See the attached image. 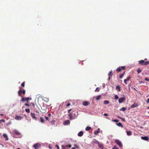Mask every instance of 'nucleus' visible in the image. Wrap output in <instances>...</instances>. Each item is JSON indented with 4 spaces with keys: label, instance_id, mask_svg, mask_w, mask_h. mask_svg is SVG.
<instances>
[{
    "label": "nucleus",
    "instance_id": "1",
    "mask_svg": "<svg viewBox=\"0 0 149 149\" xmlns=\"http://www.w3.org/2000/svg\"><path fill=\"white\" fill-rule=\"evenodd\" d=\"M78 115V114L77 111H73L71 113L68 114L69 119L71 120L76 118L77 117Z\"/></svg>",
    "mask_w": 149,
    "mask_h": 149
},
{
    "label": "nucleus",
    "instance_id": "2",
    "mask_svg": "<svg viewBox=\"0 0 149 149\" xmlns=\"http://www.w3.org/2000/svg\"><path fill=\"white\" fill-rule=\"evenodd\" d=\"M139 63L141 65H147L149 64V61H145L143 60H141L139 61Z\"/></svg>",
    "mask_w": 149,
    "mask_h": 149
},
{
    "label": "nucleus",
    "instance_id": "3",
    "mask_svg": "<svg viewBox=\"0 0 149 149\" xmlns=\"http://www.w3.org/2000/svg\"><path fill=\"white\" fill-rule=\"evenodd\" d=\"M115 142L119 146L120 148L122 147L123 146L120 140L118 139H116Z\"/></svg>",
    "mask_w": 149,
    "mask_h": 149
},
{
    "label": "nucleus",
    "instance_id": "4",
    "mask_svg": "<svg viewBox=\"0 0 149 149\" xmlns=\"http://www.w3.org/2000/svg\"><path fill=\"white\" fill-rule=\"evenodd\" d=\"M31 100V97H22V99L21 100V101H22V102H24L25 101H27V102H28V101L29 100Z\"/></svg>",
    "mask_w": 149,
    "mask_h": 149
},
{
    "label": "nucleus",
    "instance_id": "5",
    "mask_svg": "<svg viewBox=\"0 0 149 149\" xmlns=\"http://www.w3.org/2000/svg\"><path fill=\"white\" fill-rule=\"evenodd\" d=\"M33 147L35 149H38L40 147V144L39 143H36L33 145Z\"/></svg>",
    "mask_w": 149,
    "mask_h": 149
},
{
    "label": "nucleus",
    "instance_id": "6",
    "mask_svg": "<svg viewBox=\"0 0 149 149\" xmlns=\"http://www.w3.org/2000/svg\"><path fill=\"white\" fill-rule=\"evenodd\" d=\"M31 115L32 118L33 119L35 120H37V118L35 116V113H32L31 112Z\"/></svg>",
    "mask_w": 149,
    "mask_h": 149
},
{
    "label": "nucleus",
    "instance_id": "7",
    "mask_svg": "<svg viewBox=\"0 0 149 149\" xmlns=\"http://www.w3.org/2000/svg\"><path fill=\"white\" fill-rule=\"evenodd\" d=\"M125 100V98L122 97L119 99L118 102L119 103H121Z\"/></svg>",
    "mask_w": 149,
    "mask_h": 149
},
{
    "label": "nucleus",
    "instance_id": "8",
    "mask_svg": "<svg viewBox=\"0 0 149 149\" xmlns=\"http://www.w3.org/2000/svg\"><path fill=\"white\" fill-rule=\"evenodd\" d=\"M82 104L84 106H86L89 105L90 103L87 101H85L83 102Z\"/></svg>",
    "mask_w": 149,
    "mask_h": 149
},
{
    "label": "nucleus",
    "instance_id": "9",
    "mask_svg": "<svg viewBox=\"0 0 149 149\" xmlns=\"http://www.w3.org/2000/svg\"><path fill=\"white\" fill-rule=\"evenodd\" d=\"M141 139L142 140L145 141H148L149 139V138L147 136H142L141 137Z\"/></svg>",
    "mask_w": 149,
    "mask_h": 149
},
{
    "label": "nucleus",
    "instance_id": "10",
    "mask_svg": "<svg viewBox=\"0 0 149 149\" xmlns=\"http://www.w3.org/2000/svg\"><path fill=\"white\" fill-rule=\"evenodd\" d=\"M3 136L5 139L7 141L8 140V136L6 134H3Z\"/></svg>",
    "mask_w": 149,
    "mask_h": 149
},
{
    "label": "nucleus",
    "instance_id": "11",
    "mask_svg": "<svg viewBox=\"0 0 149 149\" xmlns=\"http://www.w3.org/2000/svg\"><path fill=\"white\" fill-rule=\"evenodd\" d=\"M14 133L17 135H20L21 134L20 132L17 130H14Z\"/></svg>",
    "mask_w": 149,
    "mask_h": 149
},
{
    "label": "nucleus",
    "instance_id": "12",
    "mask_svg": "<svg viewBox=\"0 0 149 149\" xmlns=\"http://www.w3.org/2000/svg\"><path fill=\"white\" fill-rule=\"evenodd\" d=\"M15 119L17 120H21L22 118L19 116H17L15 117Z\"/></svg>",
    "mask_w": 149,
    "mask_h": 149
},
{
    "label": "nucleus",
    "instance_id": "13",
    "mask_svg": "<svg viewBox=\"0 0 149 149\" xmlns=\"http://www.w3.org/2000/svg\"><path fill=\"white\" fill-rule=\"evenodd\" d=\"M116 89L118 91H121L119 85L117 86L116 87Z\"/></svg>",
    "mask_w": 149,
    "mask_h": 149
},
{
    "label": "nucleus",
    "instance_id": "14",
    "mask_svg": "<svg viewBox=\"0 0 149 149\" xmlns=\"http://www.w3.org/2000/svg\"><path fill=\"white\" fill-rule=\"evenodd\" d=\"M102 97V95H99L96 97V100L97 101H98L100 100V99H101Z\"/></svg>",
    "mask_w": 149,
    "mask_h": 149
},
{
    "label": "nucleus",
    "instance_id": "15",
    "mask_svg": "<svg viewBox=\"0 0 149 149\" xmlns=\"http://www.w3.org/2000/svg\"><path fill=\"white\" fill-rule=\"evenodd\" d=\"M83 132L81 131L79 132V133H78V135L79 136H83Z\"/></svg>",
    "mask_w": 149,
    "mask_h": 149
},
{
    "label": "nucleus",
    "instance_id": "16",
    "mask_svg": "<svg viewBox=\"0 0 149 149\" xmlns=\"http://www.w3.org/2000/svg\"><path fill=\"white\" fill-rule=\"evenodd\" d=\"M70 121L68 120H65L64 123V125H67L68 124H70Z\"/></svg>",
    "mask_w": 149,
    "mask_h": 149
},
{
    "label": "nucleus",
    "instance_id": "17",
    "mask_svg": "<svg viewBox=\"0 0 149 149\" xmlns=\"http://www.w3.org/2000/svg\"><path fill=\"white\" fill-rule=\"evenodd\" d=\"M93 143H95L96 144H99V142L95 139H94L93 140Z\"/></svg>",
    "mask_w": 149,
    "mask_h": 149
},
{
    "label": "nucleus",
    "instance_id": "18",
    "mask_svg": "<svg viewBox=\"0 0 149 149\" xmlns=\"http://www.w3.org/2000/svg\"><path fill=\"white\" fill-rule=\"evenodd\" d=\"M100 129L99 128L98 129V130L97 131H95L94 132V134L95 135H97L98 133L100 132Z\"/></svg>",
    "mask_w": 149,
    "mask_h": 149
},
{
    "label": "nucleus",
    "instance_id": "19",
    "mask_svg": "<svg viewBox=\"0 0 149 149\" xmlns=\"http://www.w3.org/2000/svg\"><path fill=\"white\" fill-rule=\"evenodd\" d=\"M138 106L136 104L134 103L131 106V108H134Z\"/></svg>",
    "mask_w": 149,
    "mask_h": 149
},
{
    "label": "nucleus",
    "instance_id": "20",
    "mask_svg": "<svg viewBox=\"0 0 149 149\" xmlns=\"http://www.w3.org/2000/svg\"><path fill=\"white\" fill-rule=\"evenodd\" d=\"M91 127L87 126L86 128V130L87 131H89L91 130Z\"/></svg>",
    "mask_w": 149,
    "mask_h": 149
},
{
    "label": "nucleus",
    "instance_id": "21",
    "mask_svg": "<svg viewBox=\"0 0 149 149\" xmlns=\"http://www.w3.org/2000/svg\"><path fill=\"white\" fill-rule=\"evenodd\" d=\"M22 90H19L18 92V93L19 94V96H21V94L22 93Z\"/></svg>",
    "mask_w": 149,
    "mask_h": 149
},
{
    "label": "nucleus",
    "instance_id": "22",
    "mask_svg": "<svg viewBox=\"0 0 149 149\" xmlns=\"http://www.w3.org/2000/svg\"><path fill=\"white\" fill-rule=\"evenodd\" d=\"M116 124L118 126L121 127H123V125H122V123H117Z\"/></svg>",
    "mask_w": 149,
    "mask_h": 149
},
{
    "label": "nucleus",
    "instance_id": "23",
    "mask_svg": "<svg viewBox=\"0 0 149 149\" xmlns=\"http://www.w3.org/2000/svg\"><path fill=\"white\" fill-rule=\"evenodd\" d=\"M109 103V102L108 100H105L104 101V104H107Z\"/></svg>",
    "mask_w": 149,
    "mask_h": 149
},
{
    "label": "nucleus",
    "instance_id": "24",
    "mask_svg": "<svg viewBox=\"0 0 149 149\" xmlns=\"http://www.w3.org/2000/svg\"><path fill=\"white\" fill-rule=\"evenodd\" d=\"M97 145L98 146L101 148H103V145L102 144H100L99 143V144H98Z\"/></svg>",
    "mask_w": 149,
    "mask_h": 149
},
{
    "label": "nucleus",
    "instance_id": "25",
    "mask_svg": "<svg viewBox=\"0 0 149 149\" xmlns=\"http://www.w3.org/2000/svg\"><path fill=\"white\" fill-rule=\"evenodd\" d=\"M126 110V108L125 107H123L121 109H120V111H125Z\"/></svg>",
    "mask_w": 149,
    "mask_h": 149
},
{
    "label": "nucleus",
    "instance_id": "26",
    "mask_svg": "<svg viewBox=\"0 0 149 149\" xmlns=\"http://www.w3.org/2000/svg\"><path fill=\"white\" fill-rule=\"evenodd\" d=\"M125 73V72H124L123 73L120 74V75L119 77V78L120 79H121L123 77V76Z\"/></svg>",
    "mask_w": 149,
    "mask_h": 149
},
{
    "label": "nucleus",
    "instance_id": "27",
    "mask_svg": "<svg viewBox=\"0 0 149 149\" xmlns=\"http://www.w3.org/2000/svg\"><path fill=\"white\" fill-rule=\"evenodd\" d=\"M40 121L42 122V123H43L44 122V118L41 117H40Z\"/></svg>",
    "mask_w": 149,
    "mask_h": 149
},
{
    "label": "nucleus",
    "instance_id": "28",
    "mask_svg": "<svg viewBox=\"0 0 149 149\" xmlns=\"http://www.w3.org/2000/svg\"><path fill=\"white\" fill-rule=\"evenodd\" d=\"M25 110L26 112L28 113H29L30 112V109H25Z\"/></svg>",
    "mask_w": 149,
    "mask_h": 149
},
{
    "label": "nucleus",
    "instance_id": "29",
    "mask_svg": "<svg viewBox=\"0 0 149 149\" xmlns=\"http://www.w3.org/2000/svg\"><path fill=\"white\" fill-rule=\"evenodd\" d=\"M127 133L128 135L130 136L131 135V132L130 131L127 132Z\"/></svg>",
    "mask_w": 149,
    "mask_h": 149
},
{
    "label": "nucleus",
    "instance_id": "30",
    "mask_svg": "<svg viewBox=\"0 0 149 149\" xmlns=\"http://www.w3.org/2000/svg\"><path fill=\"white\" fill-rule=\"evenodd\" d=\"M121 69L120 67H118L116 70L118 72H120L121 71Z\"/></svg>",
    "mask_w": 149,
    "mask_h": 149
},
{
    "label": "nucleus",
    "instance_id": "31",
    "mask_svg": "<svg viewBox=\"0 0 149 149\" xmlns=\"http://www.w3.org/2000/svg\"><path fill=\"white\" fill-rule=\"evenodd\" d=\"M141 71V70L139 68H138L137 70V72L138 74H139Z\"/></svg>",
    "mask_w": 149,
    "mask_h": 149
},
{
    "label": "nucleus",
    "instance_id": "32",
    "mask_svg": "<svg viewBox=\"0 0 149 149\" xmlns=\"http://www.w3.org/2000/svg\"><path fill=\"white\" fill-rule=\"evenodd\" d=\"M100 89L99 87H97L96 88V89L95 90V91L99 92L100 91Z\"/></svg>",
    "mask_w": 149,
    "mask_h": 149
},
{
    "label": "nucleus",
    "instance_id": "33",
    "mask_svg": "<svg viewBox=\"0 0 149 149\" xmlns=\"http://www.w3.org/2000/svg\"><path fill=\"white\" fill-rule=\"evenodd\" d=\"M112 149H119V148L116 146H115L113 147Z\"/></svg>",
    "mask_w": 149,
    "mask_h": 149
},
{
    "label": "nucleus",
    "instance_id": "34",
    "mask_svg": "<svg viewBox=\"0 0 149 149\" xmlns=\"http://www.w3.org/2000/svg\"><path fill=\"white\" fill-rule=\"evenodd\" d=\"M130 78H131V77L130 76H129V77H127L126 79L127 81H129L130 80Z\"/></svg>",
    "mask_w": 149,
    "mask_h": 149
},
{
    "label": "nucleus",
    "instance_id": "35",
    "mask_svg": "<svg viewBox=\"0 0 149 149\" xmlns=\"http://www.w3.org/2000/svg\"><path fill=\"white\" fill-rule=\"evenodd\" d=\"M25 82L24 81L21 84V86H22L23 87H24V86H25Z\"/></svg>",
    "mask_w": 149,
    "mask_h": 149
},
{
    "label": "nucleus",
    "instance_id": "36",
    "mask_svg": "<svg viewBox=\"0 0 149 149\" xmlns=\"http://www.w3.org/2000/svg\"><path fill=\"white\" fill-rule=\"evenodd\" d=\"M71 147V146L70 145H68L65 146V147H68L69 148H70Z\"/></svg>",
    "mask_w": 149,
    "mask_h": 149
},
{
    "label": "nucleus",
    "instance_id": "37",
    "mask_svg": "<svg viewBox=\"0 0 149 149\" xmlns=\"http://www.w3.org/2000/svg\"><path fill=\"white\" fill-rule=\"evenodd\" d=\"M118 98V96L117 95H115V99L116 100H117Z\"/></svg>",
    "mask_w": 149,
    "mask_h": 149
},
{
    "label": "nucleus",
    "instance_id": "38",
    "mask_svg": "<svg viewBox=\"0 0 149 149\" xmlns=\"http://www.w3.org/2000/svg\"><path fill=\"white\" fill-rule=\"evenodd\" d=\"M112 71H110L109 72V74H108V76H111V75L112 73Z\"/></svg>",
    "mask_w": 149,
    "mask_h": 149
},
{
    "label": "nucleus",
    "instance_id": "39",
    "mask_svg": "<svg viewBox=\"0 0 149 149\" xmlns=\"http://www.w3.org/2000/svg\"><path fill=\"white\" fill-rule=\"evenodd\" d=\"M121 70H124L125 69V67L124 66H122L121 68Z\"/></svg>",
    "mask_w": 149,
    "mask_h": 149
},
{
    "label": "nucleus",
    "instance_id": "40",
    "mask_svg": "<svg viewBox=\"0 0 149 149\" xmlns=\"http://www.w3.org/2000/svg\"><path fill=\"white\" fill-rule=\"evenodd\" d=\"M22 93L23 94H25V91L24 90H22Z\"/></svg>",
    "mask_w": 149,
    "mask_h": 149
},
{
    "label": "nucleus",
    "instance_id": "41",
    "mask_svg": "<svg viewBox=\"0 0 149 149\" xmlns=\"http://www.w3.org/2000/svg\"><path fill=\"white\" fill-rule=\"evenodd\" d=\"M55 147L57 148V149H59V147L58 145H56Z\"/></svg>",
    "mask_w": 149,
    "mask_h": 149
},
{
    "label": "nucleus",
    "instance_id": "42",
    "mask_svg": "<svg viewBox=\"0 0 149 149\" xmlns=\"http://www.w3.org/2000/svg\"><path fill=\"white\" fill-rule=\"evenodd\" d=\"M0 122H3V123H4L5 122V120H3V119H1V120H0Z\"/></svg>",
    "mask_w": 149,
    "mask_h": 149
},
{
    "label": "nucleus",
    "instance_id": "43",
    "mask_svg": "<svg viewBox=\"0 0 149 149\" xmlns=\"http://www.w3.org/2000/svg\"><path fill=\"white\" fill-rule=\"evenodd\" d=\"M112 120L113 122H117L118 121V120Z\"/></svg>",
    "mask_w": 149,
    "mask_h": 149
},
{
    "label": "nucleus",
    "instance_id": "44",
    "mask_svg": "<svg viewBox=\"0 0 149 149\" xmlns=\"http://www.w3.org/2000/svg\"><path fill=\"white\" fill-rule=\"evenodd\" d=\"M127 80L126 79L124 80V83L125 84H127Z\"/></svg>",
    "mask_w": 149,
    "mask_h": 149
},
{
    "label": "nucleus",
    "instance_id": "45",
    "mask_svg": "<svg viewBox=\"0 0 149 149\" xmlns=\"http://www.w3.org/2000/svg\"><path fill=\"white\" fill-rule=\"evenodd\" d=\"M45 118L47 120H48L49 119L48 117L47 116H45Z\"/></svg>",
    "mask_w": 149,
    "mask_h": 149
},
{
    "label": "nucleus",
    "instance_id": "46",
    "mask_svg": "<svg viewBox=\"0 0 149 149\" xmlns=\"http://www.w3.org/2000/svg\"><path fill=\"white\" fill-rule=\"evenodd\" d=\"M31 104L33 106V107H35V104H34V103H33L31 102Z\"/></svg>",
    "mask_w": 149,
    "mask_h": 149
},
{
    "label": "nucleus",
    "instance_id": "47",
    "mask_svg": "<svg viewBox=\"0 0 149 149\" xmlns=\"http://www.w3.org/2000/svg\"><path fill=\"white\" fill-rule=\"evenodd\" d=\"M24 105L26 106H29L30 105L27 103H26L24 104Z\"/></svg>",
    "mask_w": 149,
    "mask_h": 149
},
{
    "label": "nucleus",
    "instance_id": "48",
    "mask_svg": "<svg viewBox=\"0 0 149 149\" xmlns=\"http://www.w3.org/2000/svg\"><path fill=\"white\" fill-rule=\"evenodd\" d=\"M71 110H72V109H70L68 110V113H70V111Z\"/></svg>",
    "mask_w": 149,
    "mask_h": 149
},
{
    "label": "nucleus",
    "instance_id": "49",
    "mask_svg": "<svg viewBox=\"0 0 149 149\" xmlns=\"http://www.w3.org/2000/svg\"><path fill=\"white\" fill-rule=\"evenodd\" d=\"M146 102L147 103H149V98L147 99Z\"/></svg>",
    "mask_w": 149,
    "mask_h": 149
},
{
    "label": "nucleus",
    "instance_id": "50",
    "mask_svg": "<svg viewBox=\"0 0 149 149\" xmlns=\"http://www.w3.org/2000/svg\"><path fill=\"white\" fill-rule=\"evenodd\" d=\"M70 103H68L66 105V106L68 107V106H70Z\"/></svg>",
    "mask_w": 149,
    "mask_h": 149
},
{
    "label": "nucleus",
    "instance_id": "51",
    "mask_svg": "<svg viewBox=\"0 0 149 149\" xmlns=\"http://www.w3.org/2000/svg\"><path fill=\"white\" fill-rule=\"evenodd\" d=\"M121 119L123 121H125V119L124 118H122V119Z\"/></svg>",
    "mask_w": 149,
    "mask_h": 149
},
{
    "label": "nucleus",
    "instance_id": "52",
    "mask_svg": "<svg viewBox=\"0 0 149 149\" xmlns=\"http://www.w3.org/2000/svg\"><path fill=\"white\" fill-rule=\"evenodd\" d=\"M74 146L77 148H78V146L77 145L75 144Z\"/></svg>",
    "mask_w": 149,
    "mask_h": 149
},
{
    "label": "nucleus",
    "instance_id": "53",
    "mask_svg": "<svg viewBox=\"0 0 149 149\" xmlns=\"http://www.w3.org/2000/svg\"><path fill=\"white\" fill-rule=\"evenodd\" d=\"M104 116H108V114L107 113H105L104 114Z\"/></svg>",
    "mask_w": 149,
    "mask_h": 149
},
{
    "label": "nucleus",
    "instance_id": "54",
    "mask_svg": "<svg viewBox=\"0 0 149 149\" xmlns=\"http://www.w3.org/2000/svg\"><path fill=\"white\" fill-rule=\"evenodd\" d=\"M48 116H51V114L50 113H49L47 115Z\"/></svg>",
    "mask_w": 149,
    "mask_h": 149
},
{
    "label": "nucleus",
    "instance_id": "55",
    "mask_svg": "<svg viewBox=\"0 0 149 149\" xmlns=\"http://www.w3.org/2000/svg\"><path fill=\"white\" fill-rule=\"evenodd\" d=\"M145 80L147 81H148L149 80L148 79V78H145Z\"/></svg>",
    "mask_w": 149,
    "mask_h": 149
},
{
    "label": "nucleus",
    "instance_id": "56",
    "mask_svg": "<svg viewBox=\"0 0 149 149\" xmlns=\"http://www.w3.org/2000/svg\"><path fill=\"white\" fill-rule=\"evenodd\" d=\"M118 118H120V119H122V118L121 117H120V116H118Z\"/></svg>",
    "mask_w": 149,
    "mask_h": 149
},
{
    "label": "nucleus",
    "instance_id": "57",
    "mask_svg": "<svg viewBox=\"0 0 149 149\" xmlns=\"http://www.w3.org/2000/svg\"><path fill=\"white\" fill-rule=\"evenodd\" d=\"M71 149H76L75 148L73 147Z\"/></svg>",
    "mask_w": 149,
    "mask_h": 149
},
{
    "label": "nucleus",
    "instance_id": "58",
    "mask_svg": "<svg viewBox=\"0 0 149 149\" xmlns=\"http://www.w3.org/2000/svg\"><path fill=\"white\" fill-rule=\"evenodd\" d=\"M0 115L1 116H2L3 114H0Z\"/></svg>",
    "mask_w": 149,
    "mask_h": 149
},
{
    "label": "nucleus",
    "instance_id": "59",
    "mask_svg": "<svg viewBox=\"0 0 149 149\" xmlns=\"http://www.w3.org/2000/svg\"><path fill=\"white\" fill-rule=\"evenodd\" d=\"M36 112L37 113H39V112L38 111H36Z\"/></svg>",
    "mask_w": 149,
    "mask_h": 149
},
{
    "label": "nucleus",
    "instance_id": "60",
    "mask_svg": "<svg viewBox=\"0 0 149 149\" xmlns=\"http://www.w3.org/2000/svg\"><path fill=\"white\" fill-rule=\"evenodd\" d=\"M147 60V59L146 58L144 59V61H145Z\"/></svg>",
    "mask_w": 149,
    "mask_h": 149
},
{
    "label": "nucleus",
    "instance_id": "61",
    "mask_svg": "<svg viewBox=\"0 0 149 149\" xmlns=\"http://www.w3.org/2000/svg\"><path fill=\"white\" fill-rule=\"evenodd\" d=\"M147 109H149V106L147 107Z\"/></svg>",
    "mask_w": 149,
    "mask_h": 149
},
{
    "label": "nucleus",
    "instance_id": "62",
    "mask_svg": "<svg viewBox=\"0 0 149 149\" xmlns=\"http://www.w3.org/2000/svg\"><path fill=\"white\" fill-rule=\"evenodd\" d=\"M110 79V77H109V79Z\"/></svg>",
    "mask_w": 149,
    "mask_h": 149
},
{
    "label": "nucleus",
    "instance_id": "63",
    "mask_svg": "<svg viewBox=\"0 0 149 149\" xmlns=\"http://www.w3.org/2000/svg\"><path fill=\"white\" fill-rule=\"evenodd\" d=\"M148 114H149V111L148 112Z\"/></svg>",
    "mask_w": 149,
    "mask_h": 149
},
{
    "label": "nucleus",
    "instance_id": "64",
    "mask_svg": "<svg viewBox=\"0 0 149 149\" xmlns=\"http://www.w3.org/2000/svg\"><path fill=\"white\" fill-rule=\"evenodd\" d=\"M17 149H20V148H18Z\"/></svg>",
    "mask_w": 149,
    "mask_h": 149
}]
</instances>
